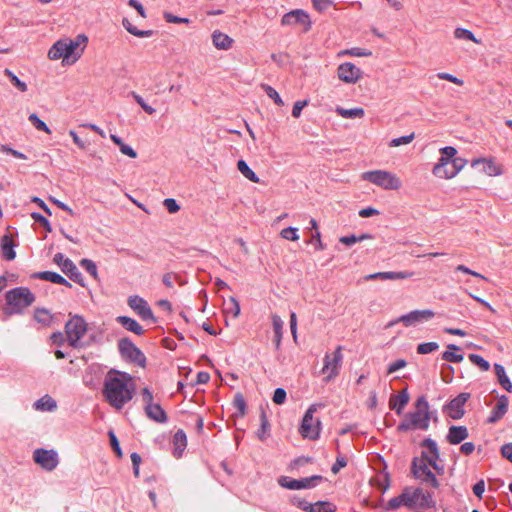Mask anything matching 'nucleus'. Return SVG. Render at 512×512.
<instances>
[{"label": "nucleus", "instance_id": "nucleus-1", "mask_svg": "<svg viewBox=\"0 0 512 512\" xmlns=\"http://www.w3.org/2000/svg\"><path fill=\"white\" fill-rule=\"evenodd\" d=\"M136 393L134 377L129 373L110 369L104 377L102 396L115 410H122Z\"/></svg>", "mask_w": 512, "mask_h": 512}, {"label": "nucleus", "instance_id": "nucleus-2", "mask_svg": "<svg viewBox=\"0 0 512 512\" xmlns=\"http://www.w3.org/2000/svg\"><path fill=\"white\" fill-rule=\"evenodd\" d=\"M422 446L427 450L422 452L421 457H416L412 461L411 471L413 476L421 483L430 485L433 488L439 487V482L433 472L429 469L432 466L437 472L442 473L444 468L440 466L439 450L437 444L432 439H425Z\"/></svg>", "mask_w": 512, "mask_h": 512}, {"label": "nucleus", "instance_id": "nucleus-3", "mask_svg": "<svg viewBox=\"0 0 512 512\" xmlns=\"http://www.w3.org/2000/svg\"><path fill=\"white\" fill-rule=\"evenodd\" d=\"M88 43V37L85 34H78L74 39L61 38L56 41L48 51L50 60L62 59L68 64L75 63L83 54Z\"/></svg>", "mask_w": 512, "mask_h": 512}, {"label": "nucleus", "instance_id": "nucleus-4", "mask_svg": "<svg viewBox=\"0 0 512 512\" xmlns=\"http://www.w3.org/2000/svg\"><path fill=\"white\" fill-rule=\"evenodd\" d=\"M429 423V404L424 396H420L415 402V411L405 415L403 421L398 426V430L402 432L410 430H427L429 428Z\"/></svg>", "mask_w": 512, "mask_h": 512}, {"label": "nucleus", "instance_id": "nucleus-5", "mask_svg": "<svg viewBox=\"0 0 512 512\" xmlns=\"http://www.w3.org/2000/svg\"><path fill=\"white\" fill-rule=\"evenodd\" d=\"M6 306L4 313L8 316L22 313L35 301L34 294L26 287L11 289L5 294Z\"/></svg>", "mask_w": 512, "mask_h": 512}, {"label": "nucleus", "instance_id": "nucleus-6", "mask_svg": "<svg viewBox=\"0 0 512 512\" xmlns=\"http://www.w3.org/2000/svg\"><path fill=\"white\" fill-rule=\"evenodd\" d=\"M361 179L368 181L384 190H398L402 186L401 179L387 170H371L361 174Z\"/></svg>", "mask_w": 512, "mask_h": 512}, {"label": "nucleus", "instance_id": "nucleus-7", "mask_svg": "<svg viewBox=\"0 0 512 512\" xmlns=\"http://www.w3.org/2000/svg\"><path fill=\"white\" fill-rule=\"evenodd\" d=\"M87 329L88 325L83 317L70 315V319L65 324V335L69 346L73 348L82 347V338L87 333Z\"/></svg>", "mask_w": 512, "mask_h": 512}, {"label": "nucleus", "instance_id": "nucleus-8", "mask_svg": "<svg viewBox=\"0 0 512 512\" xmlns=\"http://www.w3.org/2000/svg\"><path fill=\"white\" fill-rule=\"evenodd\" d=\"M316 410V405H311L302 419L299 433L303 438L317 440L320 436L321 421L318 418H314Z\"/></svg>", "mask_w": 512, "mask_h": 512}, {"label": "nucleus", "instance_id": "nucleus-9", "mask_svg": "<svg viewBox=\"0 0 512 512\" xmlns=\"http://www.w3.org/2000/svg\"><path fill=\"white\" fill-rule=\"evenodd\" d=\"M404 493L409 508H431L435 505L432 495L422 488L406 487Z\"/></svg>", "mask_w": 512, "mask_h": 512}, {"label": "nucleus", "instance_id": "nucleus-10", "mask_svg": "<svg viewBox=\"0 0 512 512\" xmlns=\"http://www.w3.org/2000/svg\"><path fill=\"white\" fill-rule=\"evenodd\" d=\"M118 348L124 359L134 362L140 367H145V355L128 338H122L119 340Z\"/></svg>", "mask_w": 512, "mask_h": 512}, {"label": "nucleus", "instance_id": "nucleus-11", "mask_svg": "<svg viewBox=\"0 0 512 512\" xmlns=\"http://www.w3.org/2000/svg\"><path fill=\"white\" fill-rule=\"evenodd\" d=\"M441 157L433 167V175L440 179H449L450 170H445V166L452 164V158L456 156L457 150L452 146H446L440 149Z\"/></svg>", "mask_w": 512, "mask_h": 512}, {"label": "nucleus", "instance_id": "nucleus-12", "mask_svg": "<svg viewBox=\"0 0 512 512\" xmlns=\"http://www.w3.org/2000/svg\"><path fill=\"white\" fill-rule=\"evenodd\" d=\"M343 355L342 347L338 346L333 352L332 356L326 354L324 357V366L322 373L326 375L325 381L328 382L335 378L339 374V370L342 364Z\"/></svg>", "mask_w": 512, "mask_h": 512}, {"label": "nucleus", "instance_id": "nucleus-13", "mask_svg": "<svg viewBox=\"0 0 512 512\" xmlns=\"http://www.w3.org/2000/svg\"><path fill=\"white\" fill-rule=\"evenodd\" d=\"M281 24L283 26L300 25L302 26L304 32H308L312 28V21L309 14L302 9L292 10L284 14L281 19Z\"/></svg>", "mask_w": 512, "mask_h": 512}, {"label": "nucleus", "instance_id": "nucleus-14", "mask_svg": "<svg viewBox=\"0 0 512 512\" xmlns=\"http://www.w3.org/2000/svg\"><path fill=\"white\" fill-rule=\"evenodd\" d=\"M53 261L73 281H75L76 283L80 284L83 287L85 286L84 277L82 273L78 270L76 265L69 258H66L62 253H56L54 255Z\"/></svg>", "mask_w": 512, "mask_h": 512}, {"label": "nucleus", "instance_id": "nucleus-15", "mask_svg": "<svg viewBox=\"0 0 512 512\" xmlns=\"http://www.w3.org/2000/svg\"><path fill=\"white\" fill-rule=\"evenodd\" d=\"M435 316L434 311L430 309H424V310H414L406 315L400 316L395 321H392L387 324V327H392L398 322H402L406 327L413 326L417 323L428 321L432 319Z\"/></svg>", "mask_w": 512, "mask_h": 512}, {"label": "nucleus", "instance_id": "nucleus-16", "mask_svg": "<svg viewBox=\"0 0 512 512\" xmlns=\"http://www.w3.org/2000/svg\"><path fill=\"white\" fill-rule=\"evenodd\" d=\"M362 71L351 62H345L338 66L337 77L346 84H356L362 78Z\"/></svg>", "mask_w": 512, "mask_h": 512}, {"label": "nucleus", "instance_id": "nucleus-17", "mask_svg": "<svg viewBox=\"0 0 512 512\" xmlns=\"http://www.w3.org/2000/svg\"><path fill=\"white\" fill-rule=\"evenodd\" d=\"M33 459L47 471L54 470L59 463L58 454L54 450L36 449L33 453Z\"/></svg>", "mask_w": 512, "mask_h": 512}, {"label": "nucleus", "instance_id": "nucleus-18", "mask_svg": "<svg viewBox=\"0 0 512 512\" xmlns=\"http://www.w3.org/2000/svg\"><path fill=\"white\" fill-rule=\"evenodd\" d=\"M322 479L321 476L314 475L309 478H302V479H290L286 476H282L278 479V484L283 487L290 490H300V489H306L310 487H314L317 483V481H320Z\"/></svg>", "mask_w": 512, "mask_h": 512}, {"label": "nucleus", "instance_id": "nucleus-19", "mask_svg": "<svg viewBox=\"0 0 512 512\" xmlns=\"http://www.w3.org/2000/svg\"><path fill=\"white\" fill-rule=\"evenodd\" d=\"M128 305L133 309L143 320H151L155 322L153 312L148 305L147 301L142 297L134 295L128 298Z\"/></svg>", "mask_w": 512, "mask_h": 512}, {"label": "nucleus", "instance_id": "nucleus-20", "mask_svg": "<svg viewBox=\"0 0 512 512\" xmlns=\"http://www.w3.org/2000/svg\"><path fill=\"white\" fill-rule=\"evenodd\" d=\"M469 397V393H461L456 398L451 400L447 405V414L455 420L462 418L465 412L464 405Z\"/></svg>", "mask_w": 512, "mask_h": 512}, {"label": "nucleus", "instance_id": "nucleus-21", "mask_svg": "<svg viewBox=\"0 0 512 512\" xmlns=\"http://www.w3.org/2000/svg\"><path fill=\"white\" fill-rule=\"evenodd\" d=\"M479 164H483V173L490 177L500 176L503 174V166L498 164L495 158L474 159L471 166L476 167Z\"/></svg>", "mask_w": 512, "mask_h": 512}, {"label": "nucleus", "instance_id": "nucleus-22", "mask_svg": "<svg viewBox=\"0 0 512 512\" xmlns=\"http://www.w3.org/2000/svg\"><path fill=\"white\" fill-rule=\"evenodd\" d=\"M508 397L502 395L499 397L495 407L492 409L488 418V423H495L500 420L508 410Z\"/></svg>", "mask_w": 512, "mask_h": 512}, {"label": "nucleus", "instance_id": "nucleus-23", "mask_svg": "<svg viewBox=\"0 0 512 512\" xmlns=\"http://www.w3.org/2000/svg\"><path fill=\"white\" fill-rule=\"evenodd\" d=\"M469 436L466 426H451L446 436L450 444L456 445L467 439Z\"/></svg>", "mask_w": 512, "mask_h": 512}, {"label": "nucleus", "instance_id": "nucleus-24", "mask_svg": "<svg viewBox=\"0 0 512 512\" xmlns=\"http://www.w3.org/2000/svg\"><path fill=\"white\" fill-rule=\"evenodd\" d=\"M410 396L407 389H403L398 395L392 396L389 400V406L395 410L398 415L402 413L404 407L409 403Z\"/></svg>", "mask_w": 512, "mask_h": 512}, {"label": "nucleus", "instance_id": "nucleus-25", "mask_svg": "<svg viewBox=\"0 0 512 512\" xmlns=\"http://www.w3.org/2000/svg\"><path fill=\"white\" fill-rule=\"evenodd\" d=\"M413 276L412 272L399 271V272H378L374 274H370L366 277V279H383V280H402L407 279Z\"/></svg>", "mask_w": 512, "mask_h": 512}, {"label": "nucleus", "instance_id": "nucleus-26", "mask_svg": "<svg viewBox=\"0 0 512 512\" xmlns=\"http://www.w3.org/2000/svg\"><path fill=\"white\" fill-rule=\"evenodd\" d=\"M212 41L213 45L220 50H228L233 44V39L219 30L212 33Z\"/></svg>", "mask_w": 512, "mask_h": 512}, {"label": "nucleus", "instance_id": "nucleus-27", "mask_svg": "<svg viewBox=\"0 0 512 512\" xmlns=\"http://www.w3.org/2000/svg\"><path fill=\"white\" fill-rule=\"evenodd\" d=\"M145 412L148 418L158 423H165L167 415L159 404H151L145 406Z\"/></svg>", "mask_w": 512, "mask_h": 512}, {"label": "nucleus", "instance_id": "nucleus-28", "mask_svg": "<svg viewBox=\"0 0 512 512\" xmlns=\"http://www.w3.org/2000/svg\"><path fill=\"white\" fill-rule=\"evenodd\" d=\"M35 278H39L45 281H50L52 283L65 285L71 287V284L60 274L52 271H43L38 272L33 275Z\"/></svg>", "mask_w": 512, "mask_h": 512}, {"label": "nucleus", "instance_id": "nucleus-29", "mask_svg": "<svg viewBox=\"0 0 512 512\" xmlns=\"http://www.w3.org/2000/svg\"><path fill=\"white\" fill-rule=\"evenodd\" d=\"M116 321L120 323L125 329L135 333L136 335H142L144 333L143 327L136 320L128 316H118Z\"/></svg>", "mask_w": 512, "mask_h": 512}, {"label": "nucleus", "instance_id": "nucleus-30", "mask_svg": "<svg viewBox=\"0 0 512 512\" xmlns=\"http://www.w3.org/2000/svg\"><path fill=\"white\" fill-rule=\"evenodd\" d=\"M174 455L181 457L185 447L187 446V438L182 430H178L173 437Z\"/></svg>", "mask_w": 512, "mask_h": 512}, {"label": "nucleus", "instance_id": "nucleus-31", "mask_svg": "<svg viewBox=\"0 0 512 512\" xmlns=\"http://www.w3.org/2000/svg\"><path fill=\"white\" fill-rule=\"evenodd\" d=\"M34 319L43 326H50L54 321V315L45 308H36Z\"/></svg>", "mask_w": 512, "mask_h": 512}, {"label": "nucleus", "instance_id": "nucleus-32", "mask_svg": "<svg viewBox=\"0 0 512 512\" xmlns=\"http://www.w3.org/2000/svg\"><path fill=\"white\" fill-rule=\"evenodd\" d=\"M1 246H2L3 257L8 261L14 260L16 257V253L14 251L13 239L8 235H4L2 237Z\"/></svg>", "mask_w": 512, "mask_h": 512}, {"label": "nucleus", "instance_id": "nucleus-33", "mask_svg": "<svg viewBox=\"0 0 512 512\" xmlns=\"http://www.w3.org/2000/svg\"><path fill=\"white\" fill-rule=\"evenodd\" d=\"M494 369H495V373L498 377V381H499L500 385L507 392L511 393L512 392V383H511L509 377L506 375L504 367L500 364H495Z\"/></svg>", "mask_w": 512, "mask_h": 512}, {"label": "nucleus", "instance_id": "nucleus-34", "mask_svg": "<svg viewBox=\"0 0 512 512\" xmlns=\"http://www.w3.org/2000/svg\"><path fill=\"white\" fill-rule=\"evenodd\" d=\"M122 24L124 28L132 35L136 37L146 38L151 37L154 34L153 30H139L136 26H134L130 20L124 18L122 20Z\"/></svg>", "mask_w": 512, "mask_h": 512}, {"label": "nucleus", "instance_id": "nucleus-35", "mask_svg": "<svg viewBox=\"0 0 512 512\" xmlns=\"http://www.w3.org/2000/svg\"><path fill=\"white\" fill-rule=\"evenodd\" d=\"M336 112L342 116L343 118L347 119H355V118H363L365 115V111L361 107H356L352 109H345L343 107H337Z\"/></svg>", "mask_w": 512, "mask_h": 512}, {"label": "nucleus", "instance_id": "nucleus-36", "mask_svg": "<svg viewBox=\"0 0 512 512\" xmlns=\"http://www.w3.org/2000/svg\"><path fill=\"white\" fill-rule=\"evenodd\" d=\"M37 410L41 411H53L56 409L57 404L56 401L49 395H45L39 400H37L34 404Z\"/></svg>", "mask_w": 512, "mask_h": 512}, {"label": "nucleus", "instance_id": "nucleus-37", "mask_svg": "<svg viewBox=\"0 0 512 512\" xmlns=\"http://www.w3.org/2000/svg\"><path fill=\"white\" fill-rule=\"evenodd\" d=\"M110 139L119 147V150L122 154H124L130 158L137 157L136 151L129 145L125 144L120 137H118L115 134H111Z\"/></svg>", "mask_w": 512, "mask_h": 512}, {"label": "nucleus", "instance_id": "nucleus-38", "mask_svg": "<svg viewBox=\"0 0 512 512\" xmlns=\"http://www.w3.org/2000/svg\"><path fill=\"white\" fill-rule=\"evenodd\" d=\"M271 319H272L273 329L275 332V344H276V347L279 348L281 339L283 336L284 323H283L281 317L278 316L277 314H272Z\"/></svg>", "mask_w": 512, "mask_h": 512}, {"label": "nucleus", "instance_id": "nucleus-39", "mask_svg": "<svg viewBox=\"0 0 512 512\" xmlns=\"http://www.w3.org/2000/svg\"><path fill=\"white\" fill-rule=\"evenodd\" d=\"M237 168L241 172V174L247 179H249L251 182L259 183V177L252 169H250V167L244 160H239L237 162Z\"/></svg>", "mask_w": 512, "mask_h": 512}, {"label": "nucleus", "instance_id": "nucleus-40", "mask_svg": "<svg viewBox=\"0 0 512 512\" xmlns=\"http://www.w3.org/2000/svg\"><path fill=\"white\" fill-rule=\"evenodd\" d=\"M307 512H333V506L329 502H317L303 507Z\"/></svg>", "mask_w": 512, "mask_h": 512}, {"label": "nucleus", "instance_id": "nucleus-41", "mask_svg": "<svg viewBox=\"0 0 512 512\" xmlns=\"http://www.w3.org/2000/svg\"><path fill=\"white\" fill-rule=\"evenodd\" d=\"M466 165L467 160L454 156L450 168V173L452 174L449 175V179L454 178Z\"/></svg>", "mask_w": 512, "mask_h": 512}, {"label": "nucleus", "instance_id": "nucleus-42", "mask_svg": "<svg viewBox=\"0 0 512 512\" xmlns=\"http://www.w3.org/2000/svg\"><path fill=\"white\" fill-rule=\"evenodd\" d=\"M233 405L237 410L235 416L243 417L246 413V401L241 393L235 395Z\"/></svg>", "mask_w": 512, "mask_h": 512}, {"label": "nucleus", "instance_id": "nucleus-43", "mask_svg": "<svg viewBox=\"0 0 512 512\" xmlns=\"http://www.w3.org/2000/svg\"><path fill=\"white\" fill-rule=\"evenodd\" d=\"M454 36L457 39H466L469 41H472L476 44L480 43V40H478L472 31L465 29V28H456L454 31Z\"/></svg>", "mask_w": 512, "mask_h": 512}, {"label": "nucleus", "instance_id": "nucleus-44", "mask_svg": "<svg viewBox=\"0 0 512 512\" xmlns=\"http://www.w3.org/2000/svg\"><path fill=\"white\" fill-rule=\"evenodd\" d=\"M29 121L33 124V126L39 130V131H43L45 132L46 134H51L52 131L51 129L45 124L44 121H42L38 116L37 114L35 113H32L29 115Z\"/></svg>", "mask_w": 512, "mask_h": 512}, {"label": "nucleus", "instance_id": "nucleus-45", "mask_svg": "<svg viewBox=\"0 0 512 512\" xmlns=\"http://www.w3.org/2000/svg\"><path fill=\"white\" fill-rule=\"evenodd\" d=\"M81 267H83L95 280H99L98 270L96 264L90 259H82L80 261Z\"/></svg>", "mask_w": 512, "mask_h": 512}, {"label": "nucleus", "instance_id": "nucleus-46", "mask_svg": "<svg viewBox=\"0 0 512 512\" xmlns=\"http://www.w3.org/2000/svg\"><path fill=\"white\" fill-rule=\"evenodd\" d=\"M261 88L266 92L268 97H270L271 99L274 100V102L277 105H279V106H283L284 105V102L281 99L280 95L278 94V92L273 87H271L268 84L262 83L261 84Z\"/></svg>", "mask_w": 512, "mask_h": 512}, {"label": "nucleus", "instance_id": "nucleus-47", "mask_svg": "<svg viewBox=\"0 0 512 512\" xmlns=\"http://www.w3.org/2000/svg\"><path fill=\"white\" fill-rule=\"evenodd\" d=\"M401 506L407 507V500H406L404 490L402 491V493L400 495L390 499L387 503L388 509H398Z\"/></svg>", "mask_w": 512, "mask_h": 512}, {"label": "nucleus", "instance_id": "nucleus-48", "mask_svg": "<svg viewBox=\"0 0 512 512\" xmlns=\"http://www.w3.org/2000/svg\"><path fill=\"white\" fill-rule=\"evenodd\" d=\"M339 55H350V56H355V57H369L372 55V52L370 50L355 47V48L341 51L339 53Z\"/></svg>", "mask_w": 512, "mask_h": 512}, {"label": "nucleus", "instance_id": "nucleus-49", "mask_svg": "<svg viewBox=\"0 0 512 512\" xmlns=\"http://www.w3.org/2000/svg\"><path fill=\"white\" fill-rule=\"evenodd\" d=\"M469 360L477 365L482 371H488L490 369V364L486 361L482 356L478 354H470Z\"/></svg>", "mask_w": 512, "mask_h": 512}, {"label": "nucleus", "instance_id": "nucleus-50", "mask_svg": "<svg viewBox=\"0 0 512 512\" xmlns=\"http://www.w3.org/2000/svg\"><path fill=\"white\" fill-rule=\"evenodd\" d=\"M280 236L289 241H298L299 235H298V229L294 227H288L284 228L280 232Z\"/></svg>", "mask_w": 512, "mask_h": 512}, {"label": "nucleus", "instance_id": "nucleus-51", "mask_svg": "<svg viewBox=\"0 0 512 512\" xmlns=\"http://www.w3.org/2000/svg\"><path fill=\"white\" fill-rule=\"evenodd\" d=\"M240 311L239 302L234 297H231L229 299L228 306L225 308V312L231 314L234 318H237L240 315Z\"/></svg>", "mask_w": 512, "mask_h": 512}, {"label": "nucleus", "instance_id": "nucleus-52", "mask_svg": "<svg viewBox=\"0 0 512 512\" xmlns=\"http://www.w3.org/2000/svg\"><path fill=\"white\" fill-rule=\"evenodd\" d=\"M5 75L9 77L12 84L17 87L21 92H25L27 90L26 83L22 82L12 71L6 69L4 71Z\"/></svg>", "mask_w": 512, "mask_h": 512}, {"label": "nucleus", "instance_id": "nucleus-53", "mask_svg": "<svg viewBox=\"0 0 512 512\" xmlns=\"http://www.w3.org/2000/svg\"><path fill=\"white\" fill-rule=\"evenodd\" d=\"M415 138V134L411 133L410 135L402 136L399 138H394L389 142V147H399L401 145H407L411 143Z\"/></svg>", "mask_w": 512, "mask_h": 512}, {"label": "nucleus", "instance_id": "nucleus-54", "mask_svg": "<svg viewBox=\"0 0 512 512\" xmlns=\"http://www.w3.org/2000/svg\"><path fill=\"white\" fill-rule=\"evenodd\" d=\"M438 348H439L438 343H436V342H426V343H421V344L418 345L417 352L419 354H428V353H431L433 351H436Z\"/></svg>", "mask_w": 512, "mask_h": 512}, {"label": "nucleus", "instance_id": "nucleus-55", "mask_svg": "<svg viewBox=\"0 0 512 512\" xmlns=\"http://www.w3.org/2000/svg\"><path fill=\"white\" fill-rule=\"evenodd\" d=\"M312 5L315 10H317L320 13H323L333 5V1L332 0H312Z\"/></svg>", "mask_w": 512, "mask_h": 512}, {"label": "nucleus", "instance_id": "nucleus-56", "mask_svg": "<svg viewBox=\"0 0 512 512\" xmlns=\"http://www.w3.org/2000/svg\"><path fill=\"white\" fill-rule=\"evenodd\" d=\"M132 96L147 114L152 115L156 112V110L152 106L148 105L139 94L132 92Z\"/></svg>", "mask_w": 512, "mask_h": 512}, {"label": "nucleus", "instance_id": "nucleus-57", "mask_svg": "<svg viewBox=\"0 0 512 512\" xmlns=\"http://www.w3.org/2000/svg\"><path fill=\"white\" fill-rule=\"evenodd\" d=\"M442 358L447 362L460 363L463 361L464 356L463 354H456L452 351H445L442 354Z\"/></svg>", "mask_w": 512, "mask_h": 512}, {"label": "nucleus", "instance_id": "nucleus-58", "mask_svg": "<svg viewBox=\"0 0 512 512\" xmlns=\"http://www.w3.org/2000/svg\"><path fill=\"white\" fill-rule=\"evenodd\" d=\"M437 77L439 79H442V80H446V81H449V82H452L458 86H462L464 85V81L460 78H457L456 76L452 75V74H449V73H446V72H439L437 74Z\"/></svg>", "mask_w": 512, "mask_h": 512}, {"label": "nucleus", "instance_id": "nucleus-59", "mask_svg": "<svg viewBox=\"0 0 512 512\" xmlns=\"http://www.w3.org/2000/svg\"><path fill=\"white\" fill-rule=\"evenodd\" d=\"M108 435H109L110 444H111L113 451L116 453V455L118 457H122V451H121L120 444H119V441H118L116 435L114 434L113 431H109Z\"/></svg>", "mask_w": 512, "mask_h": 512}, {"label": "nucleus", "instance_id": "nucleus-60", "mask_svg": "<svg viewBox=\"0 0 512 512\" xmlns=\"http://www.w3.org/2000/svg\"><path fill=\"white\" fill-rule=\"evenodd\" d=\"M164 18L168 23H175V24H188L190 23V20L188 18H181L178 16H175L171 13H165Z\"/></svg>", "mask_w": 512, "mask_h": 512}, {"label": "nucleus", "instance_id": "nucleus-61", "mask_svg": "<svg viewBox=\"0 0 512 512\" xmlns=\"http://www.w3.org/2000/svg\"><path fill=\"white\" fill-rule=\"evenodd\" d=\"M312 462V458L310 457H306V456H301V457H298L296 459H294L291 463H290V469L291 470H294L300 466H304L308 463H311Z\"/></svg>", "mask_w": 512, "mask_h": 512}, {"label": "nucleus", "instance_id": "nucleus-62", "mask_svg": "<svg viewBox=\"0 0 512 512\" xmlns=\"http://www.w3.org/2000/svg\"><path fill=\"white\" fill-rule=\"evenodd\" d=\"M163 204L169 213H177L180 210V206L177 204L176 200L173 198L165 199Z\"/></svg>", "mask_w": 512, "mask_h": 512}, {"label": "nucleus", "instance_id": "nucleus-63", "mask_svg": "<svg viewBox=\"0 0 512 512\" xmlns=\"http://www.w3.org/2000/svg\"><path fill=\"white\" fill-rule=\"evenodd\" d=\"M286 400V391L283 388H277L274 391L273 402L277 405H281Z\"/></svg>", "mask_w": 512, "mask_h": 512}, {"label": "nucleus", "instance_id": "nucleus-64", "mask_svg": "<svg viewBox=\"0 0 512 512\" xmlns=\"http://www.w3.org/2000/svg\"><path fill=\"white\" fill-rule=\"evenodd\" d=\"M308 100H302L297 101L294 103L293 109H292V115L295 118H299L302 112V109L308 105Z\"/></svg>", "mask_w": 512, "mask_h": 512}]
</instances>
